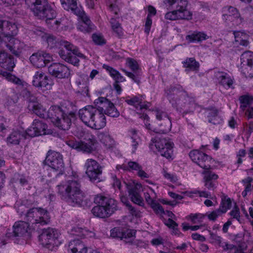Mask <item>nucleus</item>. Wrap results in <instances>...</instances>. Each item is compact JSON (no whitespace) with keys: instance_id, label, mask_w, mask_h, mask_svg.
I'll return each instance as SVG.
<instances>
[{"instance_id":"nucleus-24","label":"nucleus","mask_w":253,"mask_h":253,"mask_svg":"<svg viewBox=\"0 0 253 253\" xmlns=\"http://www.w3.org/2000/svg\"><path fill=\"white\" fill-rule=\"evenodd\" d=\"M106 125V120L104 114V108L103 107L98 106L89 127L95 129H100L104 127Z\"/></svg>"},{"instance_id":"nucleus-29","label":"nucleus","mask_w":253,"mask_h":253,"mask_svg":"<svg viewBox=\"0 0 253 253\" xmlns=\"http://www.w3.org/2000/svg\"><path fill=\"white\" fill-rule=\"evenodd\" d=\"M214 77L218 84L227 89L232 87L233 84V80L226 73L220 71L215 72Z\"/></svg>"},{"instance_id":"nucleus-11","label":"nucleus","mask_w":253,"mask_h":253,"mask_svg":"<svg viewBox=\"0 0 253 253\" xmlns=\"http://www.w3.org/2000/svg\"><path fill=\"white\" fill-rule=\"evenodd\" d=\"M180 88L182 89L181 86H170L165 90V93L172 105L177 110L181 112V108H183L184 105L183 103L185 101L184 100L187 92L184 91L181 92L178 98L177 97H175L174 96L175 94H176L177 90Z\"/></svg>"},{"instance_id":"nucleus-38","label":"nucleus","mask_w":253,"mask_h":253,"mask_svg":"<svg viewBox=\"0 0 253 253\" xmlns=\"http://www.w3.org/2000/svg\"><path fill=\"white\" fill-rule=\"evenodd\" d=\"M208 39V36L204 33L194 31L186 36V40L190 42H201Z\"/></svg>"},{"instance_id":"nucleus-14","label":"nucleus","mask_w":253,"mask_h":253,"mask_svg":"<svg viewBox=\"0 0 253 253\" xmlns=\"http://www.w3.org/2000/svg\"><path fill=\"white\" fill-rule=\"evenodd\" d=\"M241 70L246 78H253V52L247 51L241 55Z\"/></svg>"},{"instance_id":"nucleus-34","label":"nucleus","mask_w":253,"mask_h":253,"mask_svg":"<svg viewBox=\"0 0 253 253\" xmlns=\"http://www.w3.org/2000/svg\"><path fill=\"white\" fill-rule=\"evenodd\" d=\"M183 66L186 68V71H198L200 64L196 61L194 58H187L182 62Z\"/></svg>"},{"instance_id":"nucleus-52","label":"nucleus","mask_w":253,"mask_h":253,"mask_svg":"<svg viewBox=\"0 0 253 253\" xmlns=\"http://www.w3.org/2000/svg\"><path fill=\"white\" fill-rule=\"evenodd\" d=\"M165 18L170 20H175L177 19H183V17L181 16L174 9L171 11L167 12L165 15Z\"/></svg>"},{"instance_id":"nucleus-21","label":"nucleus","mask_w":253,"mask_h":253,"mask_svg":"<svg viewBox=\"0 0 253 253\" xmlns=\"http://www.w3.org/2000/svg\"><path fill=\"white\" fill-rule=\"evenodd\" d=\"M17 33L18 28L14 23L0 19V34L3 35L5 39L14 37Z\"/></svg>"},{"instance_id":"nucleus-56","label":"nucleus","mask_w":253,"mask_h":253,"mask_svg":"<svg viewBox=\"0 0 253 253\" xmlns=\"http://www.w3.org/2000/svg\"><path fill=\"white\" fill-rule=\"evenodd\" d=\"M223 213L218 208L208 214V217L210 220L215 221L218 216H220Z\"/></svg>"},{"instance_id":"nucleus-4","label":"nucleus","mask_w":253,"mask_h":253,"mask_svg":"<svg viewBox=\"0 0 253 253\" xmlns=\"http://www.w3.org/2000/svg\"><path fill=\"white\" fill-rule=\"evenodd\" d=\"M94 202L97 205L92 209L91 212L99 218L108 217L118 210L117 202L115 199L101 195L96 196Z\"/></svg>"},{"instance_id":"nucleus-55","label":"nucleus","mask_w":253,"mask_h":253,"mask_svg":"<svg viewBox=\"0 0 253 253\" xmlns=\"http://www.w3.org/2000/svg\"><path fill=\"white\" fill-rule=\"evenodd\" d=\"M123 231V228L115 227L110 231L111 236L113 238H121Z\"/></svg>"},{"instance_id":"nucleus-48","label":"nucleus","mask_w":253,"mask_h":253,"mask_svg":"<svg viewBox=\"0 0 253 253\" xmlns=\"http://www.w3.org/2000/svg\"><path fill=\"white\" fill-rule=\"evenodd\" d=\"M231 207V201L229 198L226 196L222 198L221 203L219 209L223 213H225Z\"/></svg>"},{"instance_id":"nucleus-12","label":"nucleus","mask_w":253,"mask_h":253,"mask_svg":"<svg viewBox=\"0 0 253 253\" xmlns=\"http://www.w3.org/2000/svg\"><path fill=\"white\" fill-rule=\"evenodd\" d=\"M85 173L91 181H100L102 173V167L95 160L88 159L84 165Z\"/></svg>"},{"instance_id":"nucleus-23","label":"nucleus","mask_w":253,"mask_h":253,"mask_svg":"<svg viewBox=\"0 0 253 253\" xmlns=\"http://www.w3.org/2000/svg\"><path fill=\"white\" fill-rule=\"evenodd\" d=\"M6 47L8 50L16 56H19L23 49L25 47V44L23 42L15 39L14 37L11 38H6Z\"/></svg>"},{"instance_id":"nucleus-1","label":"nucleus","mask_w":253,"mask_h":253,"mask_svg":"<svg viewBox=\"0 0 253 253\" xmlns=\"http://www.w3.org/2000/svg\"><path fill=\"white\" fill-rule=\"evenodd\" d=\"M25 219L27 221H18L13 226L12 232H7V238L24 237L29 236L31 229L29 223L35 227H39L49 224L50 221V216L49 212L45 209L41 208H34L28 210L25 214Z\"/></svg>"},{"instance_id":"nucleus-10","label":"nucleus","mask_w":253,"mask_h":253,"mask_svg":"<svg viewBox=\"0 0 253 253\" xmlns=\"http://www.w3.org/2000/svg\"><path fill=\"white\" fill-rule=\"evenodd\" d=\"M164 3L169 9H174L181 16L183 19L191 20L192 13L187 8L188 1L187 0H165Z\"/></svg>"},{"instance_id":"nucleus-51","label":"nucleus","mask_w":253,"mask_h":253,"mask_svg":"<svg viewBox=\"0 0 253 253\" xmlns=\"http://www.w3.org/2000/svg\"><path fill=\"white\" fill-rule=\"evenodd\" d=\"M239 100L241 104V107L244 109L247 105L253 102V96L248 95H242L240 97Z\"/></svg>"},{"instance_id":"nucleus-47","label":"nucleus","mask_w":253,"mask_h":253,"mask_svg":"<svg viewBox=\"0 0 253 253\" xmlns=\"http://www.w3.org/2000/svg\"><path fill=\"white\" fill-rule=\"evenodd\" d=\"M131 132L133 136L130 138L129 143L132 148V152L134 153L139 145L140 138L136 135V130H132Z\"/></svg>"},{"instance_id":"nucleus-27","label":"nucleus","mask_w":253,"mask_h":253,"mask_svg":"<svg viewBox=\"0 0 253 253\" xmlns=\"http://www.w3.org/2000/svg\"><path fill=\"white\" fill-rule=\"evenodd\" d=\"M145 95L138 94L129 98L127 97L125 101L127 104L133 106L136 109H147L150 107V103L144 101Z\"/></svg>"},{"instance_id":"nucleus-17","label":"nucleus","mask_w":253,"mask_h":253,"mask_svg":"<svg viewBox=\"0 0 253 253\" xmlns=\"http://www.w3.org/2000/svg\"><path fill=\"white\" fill-rule=\"evenodd\" d=\"M126 64L127 66L133 71V73L128 72L125 69H123L122 71L127 76L139 84L140 83V77L142 75V72L139 67L137 62L132 58H127L126 59Z\"/></svg>"},{"instance_id":"nucleus-35","label":"nucleus","mask_w":253,"mask_h":253,"mask_svg":"<svg viewBox=\"0 0 253 253\" xmlns=\"http://www.w3.org/2000/svg\"><path fill=\"white\" fill-rule=\"evenodd\" d=\"M127 187L128 191L129 196L131 199L132 202L139 206L143 205V200L139 194L134 188H130L129 186L126 182H124Z\"/></svg>"},{"instance_id":"nucleus-31","label":"nucleus","mask_w":253,"mask_h":253,"mask_svg":"<svg viewBox=\"0 0 253 253\" xmlns=\"http://www.w3.org/2000/svg\"><path fill=\"white\" fill-rule=\"evenodd\" d=\"M88 77L86 75H81L76 79V84L79 88L78 92L83 95H87L88 92V86L87 85Z\"/></svg>"},{"instance_id":"nucleus-57","label":"nucleus","mask_w":253,"mask_h":253,"mask_svg":"<svg viewBox=\"0 0 253 253\" xmlns=\"http://www.w3.org/2000/svg\"><path fill=\"white\" fill-rule=\"evenodd\" d=\"M151 207L156 214H163L164 213V210L162 206L159 203L155 202L151 206Z\"/></svg>"},{"instance_id":"nucleus-20","label":"nucleus","mask_w":253,"mask_h":253,"mask_svg":"<svg viewBox=\"0 0 253 253\" xmlns=\"http://www.w3.org/2000/svg\"><path fill=\"white\" fill-rule=\"evenodd\" d=\"M52 57L50 55L43 51L33 53L30 57L31 63L37 68H42L50 62Z\"/></svg>"},{"instance_id":"nucleus-63","label":"nucleus","mask_w":253,"mask_h":253,"mask_svg":"<svg viewBox=\"0 0 253 253\" xmlns=\"http://www.w3.org/2000/svg\"><path fill=\"white\" fill-rule=\"evenodd\" d=\"M93 41L97 44H103L105 43V41L101 36L93 34L92 35Z\"/></svg>"},{"instance_id":"nucleus-42","label":"nucleus","mask_w":253,"mask_h":253,"mask_svg":"<svg viewBox=\"0 0 253 253\" xmlns=\"http://www.w3.org/2000/svg\"><path fill=\"white\" fill-rule=\"evenodd\" d=\"M98 137L100 141L108 148L112 147L114 145V140L111 136L106 132H102L98 134Z\"/></svg>"},{"instance_id":"nucleus-40","label":"nucleus","mask_w":253,"mask_h":253,"mask_svg":"<svg viewBox=\"0 0 253 253\" xmlns=\"http://www.w3.org/2000/svg\"><path fill=\"white\" fill-rule=\"evenodd\" d=\"M0 74L3 77H5V78L8 82L12 83L13 84L17 85H23L24 82L10 73L1 71L0 72Z\"/></svg>"},{"instance_id":"nucleus-6","label":"nucleus","mask_w":253,"mask_h":253,"mask_svg":"<svg viewBox=\"0 0 253 253\" xmlns=\"http://www.w3.org/2000/svg\"><path fill=\"white\" fill-rule=\"evenodd\" d=\"M26 4L34 14L40 19H51L56 17V13L47 0H25Z\"/></svg>"},{"instance_id":"nucleus-44","label":"nucleus","mask_w":253,"mask_h":253,"mask_svg":"<svg viewBox=\"0 0 253 253\" xmlns=\"http://www.w3.org/2000/svg\"><path fill=\"white\" fill-rule=\"evenodd\" d=\"M183 103V108H181V112L187 113L191 111V110L195 104L193 98L189 96L186 93L185 98Z\"/></svg>"},{"instance_id":"nucleus-25","label":"nucleus","mask_w":253,"mask_h":253,"mask_svg":"<svg viewBox=\"0 0 253 253\" xmlns=\"http://www.w3.org/2000/svg\"><path fill=\"white\" fill-rule=\"evenodd\" d=\"M97 109L92 106L88 105L80 109L79 111L80 119L86 126H89Z\"/></svg>"},{"instance_id":"nucleus-58","label":"nucleus","mask_w":253,"mask_h":253,"mask_svg":"<svg viewBox=\"0 0 253 253\" xmlns=\"http://www.w3.org/2000/svg\"><path fill=\"white\" fill-rule=\"evenodd\" d=\"M139 118L143 119L144 121V124L146 126V128L149 130H154L152 129V127L151 126L150 124L149 123V118L148 116L146 114H139Z\"/></svg>"},{"instance_id":"nucleus-53","label":"nucleus","mask_w":253,"mask_h":253,"mask_svg":"<svg viewBox=\"0 0 253 253\" xmlns=\"http://www.w3.org/2000/svg\"><path fill=\"white\" fill-rule=\"evenodd\" d=\"M121 201L126 205L128 210L132 215L136 216L138 215L139 211H137L134 207H133L127 201L126 198L125 197H122L121 199Z\"/></svg>"},{"instance_id":"nucleus-30","label":"nucleus","mask_w":253,"mask_h":253,"mask_svg":"<svg viewBox=\"0 0 253 253\" xmlns=\"http://www.w3.org/2000/svg\"><path fill=\"white\" fill-rule=\"evenodd\" d=\"M69 253H87V249L83 242L79 240L75 239L70 242L68 246Z\"/></svg>"},{"instance_id":"nucleus-13","label":"nucleus","mask_w":253,"mask_h":253,"mask_svg":"<svg viewBox=\"0 0 253 253\" xmlns=\"http://www.w3.org/2000/svg\"><path fill=\"white\" fill-rule=\"evenodd\" d=\"M189 155L192 161L204 169V170L211 169V158L210 156L198 150L191 151Z\"/></svg>"},{"instance_id":"nucleus-3","label":"nucleus","mask_w":253,"mask_h":253,"mask_svg":"<svg viewBox=\"0 0 253 253\" xmlns=\"http://www.w3.org/2000/svg\"><path fill=\"white\" fill-rule=\"evenodd\" d=\"M47 117L55 126L66 130L70 128L72 119L75 118L76 115L73 111L66 112L62 107L54 105L50 107Z\"/></svg>"},{"instance_id":"nucleus-46","label":"nucleus","mask_w":253,"mask_h":253,"mask_svg":"<svg viewBox=\"0 0 253 253\" xmlns=\"http://www.w3.org/2000/svg\"><path fill=\"white\" fill-rule=\"evenodd\" d=\"M72 230L73 231H74L76 232V235L80 236L81 237H91L94 235V234L93 233L88 231L86 229L82 228L75 227Z\"/></svg>"},{"instance_id":"nucleus-36","label":"nucleus","mask_w":253,"mask_h":253,"mask_svg":"<svg viewBox=\"0 0 253 253\" xmlns=\"http://www.w3.org/2000/svg\"><path fill=\"white\" fill-rule=\"evenodd\" d=\"M208 117L209 122L213 125H217L222 123V120L218 116V111L215 108H211L208 110Z\"/></svg>"},{"instance_id":"nucleus-50","label":"nucleus","mask_w":253,"mask_h":253,"mask_svg":"<svg viewBox=\"0 0 253 253\" xmlns=\"http://www.w3.org/2000/svg\"><path fill=\"white\" fill-rule=\"evenodd\" d=\"M94 28V25L92 23H81L78 26V29L84 33H89Z\"/></svg>"},{"instance_id":"nucleus-9","label":"nucleus","mask_w":253,"mask_h":253,"mask_svg":"<svg viewBox=\"0 0 253 253\" xmlns=\"http://www.w3.org/2000/svg\"><path fill=\"white\" fill-rule=\"evenodd\" d=\"M59 174H62L64 170V164L62 155L59 152L49 150L43 162Z\"/></svg>"},{"instance_id":"nucleus-39","label":"nucleus","mask_w":253,"mask_h":253,"mask_svg":"<svg viewBox=\"0 0 253 253\" xmlns=\"http://www.w3.org/2000/svg\"><path fill=\"white\" fill-rule=\"evenodd\" d=\"M112 29L116 36L119 38H122L124 36V32L123 29L121 27V24L115 18H112L110 21Z\"/></svg>"},{"instance_id":"nucleus-22","label":"nucleus","mask_w":253,"mask_h":253,"mask_svg":"<svg viewBox=\"0 0 253 253\" xmlns=\"http://www.w3.org/2000/svg\"><path fill=\"white\" fill-rule=\"evenodd\" d=\"M156 118L158 120L164 121V125L161 124L160 128L157 129H154L153 131L157 133L164 134L169 132L170 130L171 123L170 119L169 118L168 114L162 111L157 110L156 112Z\"/></svg>"},{"instance_id":"nucleus-19","label":"nucleus","mask_w":253,"mask_h":253,"mask_svg":"<svg viewBox=\"0 0 253 253\" xmlns=\"http://www.w3.org/2000/svg\"><path fill=\"white\" fill-rule=\"evenodd\" d=\"M48 70L51 75L59 79L68 78L70 75L68 67L59 63L51 64L48 67Z\"/></svg>"},{"instance_id":"nucleus-5","label":"nucleus","mask_w":253,"mask_h":253,"mask_svg":"<svg viewBox=\"0 0 253 253\" xmlns=\"http://www.w3.org/2000/svg\"><path fill=\"white\" fill-rule=\"evenodd\" d=\"M58 51L60 57L65 61L75 66H79V58L85 59V56L81 53L79 48L70 42L64 41L61 42Z\"/></svg>"},{"instance_id":"nucleus-16","label":"nucleus","mask_w":253,"mask_h":253,"mask_svg":"<svg viewBox=\"0 0 253 253\" xmlns=\"http://www.w3.org/2000/svg\"><path fill=\"white\" fill-rule=\"evenodd\" d=\"M49 133L47 125L38 119H35L32 126L26 130V134L30 137L45 135Z\"/></svg>"},{"instance_id":"nucleus-26","label":"nucleus","mask_w":253,"mask_h":253,"mask_svg":"<svg viewBox=\"0 0 253 253\" xmlns=\"http://www.w3.org/2000/svg\"><path fill=\"white\" fill-rule=\"evenodd\" d=\"M202 174L205 186L209 190L214 191L218 185V175L210 170H204Z\"/></svg>"},{"instance_id":"nucleus-54","label":"nucleus","mask_w":253,"mask_h":253,"mask_svg":"<svg viewBox=\"0 0 253 253\" xmlns=\"http://www.w3.org/2000/svg\"><path fill=\"white\" fill-rule=\"evenodd\" d=\"M55 18L54 17L51 19H48L47 18H45L46 19V22L47 25H49V27L53 30H57L59 25H60V21L58 20H54V19Z\"/></svg>"},{"instance_id":"nucleus-28","label":"nucleus","mask_w":253,"mask_h":253,"mask_svg":"<svg viewBox=\"0 0 253 253\" xmlns=\"http://www.w3.org/2000/svg\"><path fill=\"white\" fill-rule=\"evenodd\" d=\"M14 58L4 51L0 52V66L9 71H12L15 67Z\"/></svg>"},{"instance_id":"nucleus-64","label":"nucleus","mask_w":253,"mask_h":253,"mask_svg":"<svg viewBox=\"0 0 253 253\" xmlns=\"http://www.w3.org/2000/svg\"><path fill=\"white\" fill-rule=\"evenodd\" d=\"M230 214L233 216L234 218L237 219L238 221L240 219V211L239 209L236 206L233 209L230 211Z\"/></svg>"},{"instance_id":"nucleus-59","label":"nucleus","mask_w":253,"mask_h":253,"mask_svg":"<svg viewBox=\"0 0 253 253\" xmlns=\"http://www.w3.org/2000/svg\"><path fill=\"white\" fill-rule=\"evenodd\" d=\"M103 68L106 70L110 74V75L114 79L115 76L118 74L119 71H117L112 67L107 65L103 64L102 66Z\"/></svg>"},{"instance_id":"nucleus-8","label":"nucleus","mask_w":253,"mask_h":253,"mask_svg":"<svg viewBox=\"0 0 253 253\" xmlns=\"http://www.w3.org/2000/svg\"><path fill=\"white\" fill-rule=\"evenodd\" d=\"M60 232L56 229L50 227L43 229L39 235L42 244L47 248L52 249L61 244Z\"/></svg>"},{"instance_id":"nucleus-62","label":"nucleus","mask_w":253,"mask_h":253,"mask_svg":"<svg viewBox=\"0 0 253 253\" xmlns=\"http://www.w3.org/2000/svg\"><path fill=\"white\" fill-rule=\"evenodd\" d=\"M191 193L195 194H198L200 197L211 198V193L206 191L194 190Z\"/></svg>"},{"instance_id":"nucleus-43","label":"nucleus","mask_w":253,"mask_h":253,"mask_svg":"<svg viewBox=\"0 0 253 253\" xmlns=\"http://www.w3.org/2000/svg\"><path fill=\"white\" fill-rule=\"evenodd\" d=\"M135 232L133 230L123 228L122 236H121V239L124 240L126 243H131L134 240Z\"/></svg>"},{"instance_id":"nucleus-41","label":"nucleus","mask_w":253,"mask_h":253,"mask_svg":"<svg viewBox=\"0 0 253 253\" xmlns=\"http://www.w3.org/2000/svg\"><path fill=\"white\" fill-rule=\"evenodd\" d=\"M78 0H60L62 7L64 9L69 11L71 10L73 12L79 7L78 6Z\"/></svg>"},{"instance_id":"nucleus-37","label":"nucleus","mask_w":253,"mask_h":253,"mask_svg":"<svg viewBox=\"0 0 253 253\" xmlns=\"http://www.w3.org/2000/svg\"><path fill=\"white\" fill-rule=\"evenodd\" d=\"M95 143V139L94 137L90 135L87 140V142H80V145L78 150L84 152L89 153L92 150V146Z\"/></svg>"},{"instance_id":"nucleus-32","label":"nucleus","mask_w":253,"mask_h":253,"mask_svg":"<svg viewBox=\"0 0 253 253\" xmlns=\"http://www.w3.org/2000/svg\"><path fill=\"white\" fill-rule=\"evenodd\" d=\"M24 137L23 134L19 130L12 131L6 138V143L8 145H18L20 141Z\"/></svg>"},{"instance_id":"nucleus-2","label":"nucleus","mask_w":253,"mask_h":253,"mask_svg":"<svg viewBox=\"0 0 253 253\" xmlns=\"http://www.w3.org/2000/svg\"><path fill=\"white\" fill-rule=\"evenodd\" d=\"M58 193L62 199L72 206L82 205L84 194L80 189V183L76 180H69L58 186Z\"/></svg>"},{"instance_id":"nucleus-33","label":"nucleus","mask_w":253,"mask_h":253,"mask_svg":"<svg viewBox=\"0 0 253 253\" xmlns=\"http://www.w3.org/2000/svg\"><path fill=\"white\" fill-rule=\"evenodd\" d=\"M29 107L31 108L30 109L40 118H45L46 117H48V111L47 112L43 106L38 102H35L32 103L31 104L29 105Z\"/></svg>"},{"instance_id":"nucleus-7","label":"nucleus","mask_w":253,"mask_h":253,"mask_svg":"<svg viewBox=\"0 0 253 253\" xmlns=\"http://www.w3.org/2000/svg\"><path fill=\"white\" fill-rule=\"evenodd\" d=\"M173 143L169 139H167L162 135H158L152 138L150 144L151 149L155 147L161 155L167 159L171 158Z\"/></svg>"},{"instance_id":"nucleus-61","label":"nucleus","mask_w":253,"mask_h":253,"mask_svg":"<svg viewBox=\"0 0 253 253\" xmlns=\"http://www.w3.org/2000/svg\"><path fill=\"white\" fill-rule=\"evenodd\" d=\"M129 166V171L136 170L138 171L141 169V166L135 162L130 161L128 163Z\"/></svg>"},{"instance_id":"nucleus-45","label":"nucleus","mask_w":253,"mask_h":253,"mask_svg":"<svg viewBox=\"0 0 253 253\" xmlns=\"http://www.w3.org/2000/svg\"><path fill=\"white\" fill-rule=\"evenodd\" d=\"M240 17V13L238 10L232 6H230L228 8V14H225L223 15V19L229 21H233V18H238Z\"/></svg>"},{"instance_id":"nucleus-18","label":"nucleus","mask_w":253,"mask_h":253,"mask_svg":"<svg viewBox=\"0 0 253 253\" xmlns=\"http://www.w3.org/2000/svg\"><path fill=\"white\" fill-rule=\"evenodd\" d=\"M94 103L102 105L104 109V114L113 118H117L120 116V112L115 107L114 104L105 97H100L95 100Z\"/></svg>"},{"instance_id":"nucleus-60","label":"nucleus","mask_w":253,"mask_h":253,"mask_svg":"<svg viewBox=\"0 0 253 253\" xmlns=\"http://www.w3.org/2000/svg\"><path fill=\"white\" fill-rule=\"evenodd\" d=\"M210 239L212 243L217 244L219 246L222 243L221 237L213 233H210Z\"/></svg>"},{"instance_id":"nucleus-49","label":"nucleus","mask_w":253,"mask_h":253,"mask_svg":"<svg viewBox=\"0 0 253 253\" xmlns=\"http://www.w3.org/2000/svg\"><path fill=\"white\" fill-rule=\"evenodd\" d=\"M74 13L81 20V23H91L89 17L79 7Z\"/></svg>"},{"instance_id":"nucleus-15","label":"nucleus","mask_w":253,"mask_h":253,"mask_svg":"<svg viewBox=\"0 0 253 253\" xmlns=\"http://www.w3.org/2000/svg\"><path fill=\"white\" fill-rule=\"evenodd\" d=\"M32 83L34 86L41 88L43 91L50 89L53 84L51 79L41 71L35 73Z\"/></svg>"}]
</instances>
